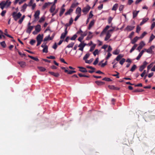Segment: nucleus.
<instances>
[{
	"label": "nucleus",
	"mask_w": 155,
	"mask_h": 155,
	"mask_svg": "<svg viewBox=\"0 0 155 155\" xmlns=\"http://www.w3.org/2000/svg\"><path fill=\"white\" fill-rule=\"evenodd\" d=\"M45 20V18L44 17H41L39 20L38 22L40 23H41L43 22Z\"/></svg>",
	"instance_id": "obj_55"
},
{
	"label": "nucleus",
	"mask_w": 155,
	"mask_h": 155,
	"mask_svg": "<svg viewBox=\"0 0 155 155\" xmlns=\"http://www.w3.org/2000/svg\"><path fill=\"white\" fill-rule=\"evenodd\" d=\"M18 63L20 65L21 67V68H24L25 66V63L24 61H18Z\"/></svg>",
	"instance_id": "obj_21"
},
{
	"label": "nucleus",
	"mask_w": 155,
	"mask_h": 155,
	"mask_svg": "<svg viewBox=\"0 0 155 155\" xmlns=\"http://www.w3.org/2000/svg\"><path fill=\"white\" fill-rule=\"evenodd\" d=\"M7 2H5V1H2L1 2V4L0 5V8L2 10L4 9L6 6V8L8 7H7V4L6 3Z\"/></svg>",
	"instance_id": "obj_5"
},
{
	"label": "nucleus",
	"mask_w": 155,
	"mask_h": 155,
	"mask_svg": "<svg viewBox=\"0 0 155 155\" xmlns=\"http://www.w3.org/2000/svg\"><path fill=\"white\" fill-rule=\"evenodd\" d=\"M55 6L54 5H53L51 7L50 11L51 13H53L54 12L55 10Z\"/></svg>",
	"instance_id": "obj_25"
},
{
	"label": "nucleus",
	"mask_w": 155,
	"mask_h": 155,
	"mask_svg": "<svg viewBox=\"0 0 155 155\" xmlns=\"http://www.w3.org/2000/svg\"><path fill=\"white\" fill-rule=\"evenodd\" d=\"M65 11V8H61V11L59 14V15L60 16H61L62 15Z\"/></svg>",
	"instance_id": "obj_31"
},
{
	"label": "nucleus",
	"mask_w": 155,
	"mask_h": 155,
	"mask_svg": "<svg viewBox=\"0 0 155 155\" xmlns=\"http://www.w3.org/2000/svg\"><path fill=\"white\" fill-rule=\"evenodd\" d=\"M144 52V50H142L139 54L138 55L136 58V59L139 60L141 57Z\"/></svg>",
	"instance_id": "obj_20"
},
{
	"label": "nucleus",
	"mask_w": 155,
	"mask_h": 155,
	"mask_svg": "<svg viewBox=\"0 0 155 155\" xmlns=\"http://www.w3.org/2000/svg\"><path fill=\"white\" fill-rule=\"evenodd\" d=\"M33 28L34 26L28 27V28L26 30V32L27 33L30 34L31 33V31L33 29Z\"/></svg>",
	"instance_id": "obj_13"
},
{
	"label": "nucleus",
	"mask_w": 155,
	"mask_h": 155,
	"mask_svg": "<svg viewBox=\"0 0 155 155\" xmlns=\"http://www.w3.org/2000/svg\"><path fill=\"white\" fill-rule=\"evenodd\" d=\"M99 51L98 49H96L93 52V54L94 56H95L97 54H98Z\"/></svg>",
	"instance_id": "obj_51"
},
{
	"label": "nucleus",
	"mask_w": 155,
	"mask_h": 155,
	"mask_svg": "<svg viewBox=\"0 0 155 155\" xmlns=\"http://www.w3.org/2000/svg\"><path fill=\"white\" fill-rule=\"evenodd\" d=\"M137 46V44H134V45L132 47V48H131L130 50V53H132L136 48Z\"/></svg>",
	"instance_id": "obj_30"
},
{
	"label": "nucleus",
	"mask_w": 155,
	"mask_h": 155,
	"mask_svg": "<svg viewBox=\"0 0 155 155\" xmlns=\"http://www.w3.org/2000/svg\"><path fill=\"white\" fill-rule=\"evenodd\" d=\"M147 64L148 63L146 61H144L143 64L140 66L139 69V71H142L145 68Z\"/></svg>",
	"instance_id": "obj_4"
},
{
	"label": "nucleus",
	"mask_w": 155,
	"mask_h": 155,
	"mask_svg": "<svg viewBox=\"0 0 155 155\" xmlns=\"http://www.w3.org/2000/svg\"><path fill=\"white\" fill-rule=\"evenodd\" d=\"M41 30V26L40 25H37L35 26V30L37 32H40Z\"/></svg>",
	"instance_id": "obj_14"
},
{
	"label": "nucleus",
	"mask_w": 155,
	"mask_h": 155,
	"mask_svg": "<svg viewBox=\"0 0 155 155\" xmlns=\"http://www.w3.org/2000/svg\"><path fill=\"white\" fill-rule=\"evenodd\" d=\"M0 44L2 46L3 48H5L6 47V44L5 41H3L0 43Z\"/></svg>",
	"instance_id": "obj_39"
},
{
	"label": "nucleus",
	"mask_w": 155,
	"mask_h": 155,
	"mask_svg": "<svg viewBox=\"0 0 155 155\" xmlns=\"http://www.w3.org/2000/svg\"><path fill=\"white\" fill-rule=\"evenodd\" d=\"M137 68V66L136 65L134 64L130 70V71L132 72L134 71Z\"/></svg>",
	"instance_id": "obj_36"
},
{
	"label": "nucleus",
	"mask_w": 155,
	"mask_h": 155,
	"mask_svg": "<svg viewBox=\"0 0 155 155\" xmlns=\"http://www.w3.org/2000/svg\"><path fill=\"white\" fill-rule=\"evenodd\" d=\"M9 0H6V1H5V2H7L6 3L7 4V7H9L11 4V2L9 1Z\"/></svg>",
	"instance_id": "obj_58"
},
{
	"label": "nucleus",
	"mask_w": 155,
	"mask_h": 155,
	"mask_svg": "<svg viewBox=\"0 0 155 155\" xmlns=\"http://www.w3.org/2000/svg\"><path fill=\"white\" fill-rule=\"evenodd\" d=\"M145 45V44L144 42L143 41H141L140 43L139 46L138 47L137 49L139 51H140L141 50Z\"/></svg>",
	"instance_id": "obj_7"
},
{
	"label": "nucleus",
	"mask_w": 155,
	"mask_h": 155,
	"mask_svg": "<svg viewBox=\"0 0 155 155\" xmlns=\"http://www.w3.org/2000/svg\"><path fill=\"white\" fill-rule=\"evenodd\" d=\"M125 61V59L124 58H122L121 60L120 61L119 63L120 64H121V65H122L124 63Z\"/></svg>",
	"instance_id": "obj_43"
},
{
	"label": "nucleus",
	"mask_w": 155,
	"mask_h": 155,
	"mask_svg": "<svg viewBox=\"0 0 155 155\" xmlns=\"http://www.w3.org/2000/svg\"><path fill=\"white\" fill-rule=\"evenodd\" d=\"M87 31H85V32H84L83 34H81V36L83 38H84V37H85L87 35Z\"/></svg>",
	"instance_id": "obj_50"
},
{
	"label": "nucleus",
	"mask_w": 155,
	"mask_h": 155,
	"mask_svg": "<svg viewBox=\"0 0 155 155\" xmlns=\"http://www.w3.org/2000/svg\"><path fill=\"white\" fill-rule=\"evenodd\" d=\"M109 28H110L109 26V25L106 26V27H105V28L103 30V31H102V32H106Z\"/></svg>",
	"instance_id": "obj_45"
},
{
	"label": "nucleus",
	"mask_w": 155,
	"mask_h": 155,
	"mask_svg": "<svg viewBox=\"0 0 155 155\" xmlns=\"http://www.w3.org/2000/svg\"><path fill=\"white\" fill-rule=\"evenodd\" d=\"M38 68L41 71H44L46 70V69L43 67H38Z\"/></svg>",
	"instance_id": "obj_40"
},
{
	"label": "nucleus",
	"mask_w": 155,
	"mask_h": 155,
	"mask_svg": "<svg viewBox=\"0 0 155 155\" xmlns=\"http://www.w3.org/2000/svg\"><path fill=\"white\" fill-rule=\"evenodd\" d=\"M153 64L152 63L147 66V68L148 70H149L152 67Z\"/></svg>",
	"instance_id": "obj_64"
},
{
	"label": "nucleus",
	"mask_w": 155,
	"mask_h": 155,
	"mask_svg": "<svg viewBox=\"0 0 155 155\" xmlns=\"http://www.w3.org/2000/svg\"><path fill=\"white\" fill-rule=\"evenodd\" d=\"M86 44L82 43L81 42L79 45H78V47H80V48H79L78 50H80L82 51L81 53V54L79 56L80 57L83 54V49L84 47L86 46Z\"/></svg>",
	"instance_id": "obj_2"
},
{
	"label": "nucleus",
	"mask_w": 155,
	"mask_h": 155,
	"mask_svg": "<svg viewBox=\"0 0 155 155\" xmlns=\"http://www.w3.org/2000/svg\"><path fill=\"white\" fill-rule=\"evenodd\" d=\"M50 35H48V36L45 37L44 40V41H47L48 40H50Z\"/></svg>",
	"instance_id": "obj_41"
},
{
	"label": "nucleus",
	"mask_w": 155,
	"mask_h": 155,
	"mask_svg": "<svg viewBox=\"0 0 155 155\" xmlns=\"http://www.w3.org/2000/svg\"><path fill=\"white\" fill-rule=\"evenodd\" d=\"M155 38V36L153 35V34H152L150 38L149 41H152L154 39V38Z\"/></svg>",
	"instance_id": "obj_54"
},
{
	"label": "nucleus",
	"mask_w": 155,
	"mask_h": 155,
	"mask_svg": "<svg viewBox=\"0 0 155 155\" xmlns=\"http://www.w3.org/2000/svg\"><path fill=\"white\" fill-rule=\"evenodd\" d=\"M112 55V54L110 52H108V54L106 58V60H108L109 58Z\"/></svg>",
	"instance_id": "obj_57"
},
{
	"label": "nucleus",
	"mask_w": 155,
	"mask_h": 155,
	"mask_svg": "<svg viewBox=\"0 0 155 155\" xmlns=\"http://www.w3.org/2000/svg\"><path fill=\"white\" fill-rule=\"evenodd\" d=\"M95 46H96V45H95V44L93 45L91 47L90 50V52H92V51H93L94 50V49L95 47Z\"/></svg>",
	"instance_id": "obj_44"
},
{
	"label": "nucleus",
	"mask_w": 155,
	"mask_h": 155,
	"mask_svg": "<svg viewBox=\"0 0 155 155\" xmlns=\"http://www.w3.org/2000/svg\"><path fill=\"white\" fill-rule=\"evenodd\" d=\"M25 18V16L23 15L22 18L18 21V23L19 24H21L24 18Z\"/></svg>",
	"instance_id": "obj_42"
},
{
	"label": "nucleus",
	"mask_w": 155,
	"mask_h": 155,
	"mask_svg": "<svg viewBox=\"0 0 155 155\" xmlns=\"http://www.w3.org/2000/svg\"><path fill=\"white\" fill-rule=\"evenodd\" d=\"M49 73L56 77H58L60 75L58 73H55L53 72L49 71Z\"/></svg>",
	"instance_id": "obj_15"
},
{
	"label": "nucleus",
	"mask_w": 155,
	"mask_h": 155,
	"mask_svg": "<svg viewBox=\"0 0 155 155\" xmlns=\"http://www.w3.org/2000/svg\"><path fill=\"white\" fill-rule=\"evenodd\" d=\"M34 1V0H30V2L28 3V5H28V6H31L33 4Z\"/></svg>",
	"instance_id": "obj_52"
},
{
	"label": "nucleus",
	"mask_w": 155,
	"mask_h": 155,
	"mask_svg": "<svg viewBox=\"0 0 155 155\" xmlns=\"http://www.w3.org/2000/svg\"><path fill=\"white\" fill-rule=\"evenodd\" d=\"M40 14V12L39 10H37L35 12L34 15V16L35 18L34 20V21H36L38 20L39 18V15Z\"/></svg>",
	"instance_id": "obj_3"
},
{
	"label": "nucleus",
	"mask_w": 155,
	"mask_h": 155,
	"mask_svg": "<svg viewBox=\"0 0 155 155\" xmlns=\"http://www.w3.org/2000/svg\"><path fill=\"white\" fill-rule=\"evenodd\" d=\"M102 80L107 81H112L110 78H104L102 79Z\"/></svg>",
	"instance_id": "obj_48"
},
{
	"label": "nucleus",
	"mask_w": 155,
	"mask_h": 155,
	"mask_svg": "<svg viewBox=\"0 0 155 155\" xmlns=\"http://www.w3.org/2000/svg\"><path fill=\"white\" fill-rule=\"evenodd\" d=\"M90 7L89 5H87L86 7L82 9V12L84 13H87L90 9Z\"/></svg>",
	"instance_id": "obj_9"
},
{
	"label": "nucleus",
	"mask_w": 155,
	"mask_h": 155,
	"mask_svg": "<svg viewBox=\"0 0 155 155\" xmlns=\"http://www.w3.org/2000/svg\"><path fill=\"white\" fill-rule=\"evenodd\" d=\"M119 51L117 49L114 50L113 52V54L115 55H117L119 54Z\"/></svg>",
	"instance_id": "obj_49"
},
{
	"label": "nucleus",
	"mask_w": 155,
	"mask_h": 155,
	"mask_svg": "<svg viewBox=\"0 0 155 155\" xmlns=\"http://www.w3.org/2000/svg\"><path fill=\"white\" fill-rule=\"evenodd\" d=\"M79 68L82 69V70H79L82 72L85 73L87 72L86 69L82 67H78Z\"/></svg>",
	"instance_id": "obj_28"
},
{
	"label": "nucleus",
	"mask_w": 155,
	"mask_h": 155,
	"mask_svg": "<svg viewBox=\"0 0 155 155\" xmlns=\"http://www.w3.org/2000/svg\"><path fill=\"white\" fill-rule=\"evenodd\" d=\"M149 20V18H147L143 19L142 21L140 23V26L142 25L144 23H145L147 21Z\"/></svg>",
	"instance_id": "obj_17"
},
{
	"label": "nucleus",
	"mask_w": 155,
	"mask_h": 155,
	"mask_svg": "<svg viewBox=\"0 0 155 155\" xmlns=\"http://www.w3.org/2000/svg\"><path fill=\"white\" fill-rule=\"evenodd\" d=\"M138 40V37H136L134 38L133 40H132L131 43L132 44H134Z\"/></svg>",
	"instance_id": "obj_34"
},
{
	"label": "nucleus",
	"mask_w": 155,
	"mask_h": 155,
	"mask_svg": "<svg viewBox=\"0 0 155 155\" xmlns=\"http://www.w3.org/2000/svg\"><path fill=\"white\" fill-rule=\"evenodd\" d=\"M28 57H29V58H31V59L35 61H39V60L38 59V58H35L34 57L32 56H31L28 55Z\"/></svg>",
	"instance_id": "obj_32"
},
{
	"label": "nucleus",
	"mask_w": 155,
	"mask_h": 155,
	"mask_svg": "<svg viewBox=\"0 0 155 155\" xmlns=\"http://www.w3.org/2000/svg\"><path fill=\"white\" fill-rule=\"evenodd\" d=\"M68 34V31L67 30V28H66L65 31L64 32H63L62 33L60 37V38L61 39H63L66 37V35H67Z\"/></svg>",
	"instance_id": "obj_6"
},
{
	"label": "nucleus",
	"mask_w": 155,
	"mask_h": 155,
	"mask_svg": "<svg viewBox=\"0 0 155 155\" xmlns=\"http://www.w3.org/2000/svg\"><path fill=\"white\" fill-rule=\"evenodd\" d=\"M42 51L43 52L47 53L48 52V46H46L45 48H43V49L42 50Z\"/></svg>",
	"instance_id": "obj_35"
},
{
	"label": "nucleus",
	"mask_w": 155,
	"mask_h": 155,
	"mask_svg": "<svg viewBox=\"0 0 155 155\" xmlns=\"http://www.w3.org/2000/svg\"><path fill=\"white\" fill-rule=\"evenodd\" d=\"M73 10L71 8H70L65 13V15H69L71 13L73 12Z\"/></svg>",
	"instance_id": "obj_33"
},
{
	"label": "nucleus",
	"mask_w": 155,
	"mask_h": 155,
	"mask_svg": "<svg viewBox=\"0 0 155 155\" xmlns=\"http://www.w3.org/2000/svg\"><path fill=\"white\" fill-rule=\"evenodd\" d=\"M98 58H97L94 61V62L93 64L94 65H96L98 63Z\"/></svg>",
	"instance_id": "obj_59"
},
{
	"label": "nucleus",
	"mask_w": 155,
	"mask_h": 155,
	"mask_svg": "<svg viewBox=\"0 0 155 155\" xmlns=\"http://www.w3.org/2000/svg\"><path fill=\"white\" fill-rule=\"evenodd\" d=\"M140 30V28L139 27L138 25H137V29H136V32L137 33H138L139 32V31Z\"/></svg>",
	"instance_id": "obj_61"
},
{
	"label": "nucleus",
	"mask_w": 155,
	"mask_h": 155,
	"mask_svg": "<svg viewBox=\"0 0 155 155\" xmlns=\"http://www.w3.org/2000/svg\"><path fill=\"white\" fill-rule=\"evenodd\" d=\"M134 27H135L134 26L128 25L126 29L127 30H128L131 31L133 30L134 29Z\"/></svg>",
	"instance_id": "obj_27"
},
{
	"label": "nucleus",
	"mask_w": 155,
	"mask_h": 155,
	"mask_svg": "<svg viewBox=\"0 0 155 155\" xmlns=\"http://www.w3.org/2000/svg\"><path fill=\"white\" fill-rule=\"evenodd\" d=\"M77 35L76 34H75L71 38H70V39L71 40H74L77 38Z\"/></svg>",
	"instance_id": "obj_47"
},
{
	"label": "nucleus",
	"mask_w": 155,
	"mask_h": 155,
	"mask_svg": "<svg viewBox=\"0 0 155 155\" xmlns=\"http://www.w3.org/2000/svg\"><path fill=\"white\" fill-rule=\"evenodd\" d=\"M109 88L111 90H119L120 88L118 87H115L113 85H109L108 86Z\"/></svg>",
	"instance_id": "obj_10"
},
{
	"label": "nucleus",
	"mask_w": 155,
	"mask_h": 155,
	"mask_svg": "<svg viewBox=\"0 0 155 155\" xmlns=\"http://www.w3.org/2000/svg\"><path fill=\"white\" fill-rule=\"evenodd\" d=\"M111 35L109 32H107V33L106 36L104 40L105 41L108 40L110 38Z\"/></svg>",
	"instance_id": "obj_18"
},
{
	"label": "nucleus",
	"mask_w": 155,
	"mask_h": 155,
	"mask_svg": "<svg viewBox=\"0 0 155 155\" xmlns=\"http://www.w3.org/2000/svg\"><path fill=\"white\" fill-rule=\"evenodd\" d=\"M6 12V10H3L1 12V16L2 17L4 16L5 15V13Z\"/></svg>",
	"instance_id": "obj_56"
},
{
	"label": "nucleus",
	"mask_w": 155,
	"mask_h": 155,
	"mask_svg": "<svg viewBox=\"0 0 155 155\" xmlns=\"http://www.w3.org/2000/svg\"><path fill=\"white\" fill-rule=\"evenodd\" d=\"M123 56V55L119 54L116 58L115 60H116V61H120Z\"/></svg>",
	"instance_id": "obj_22"
},
{
	"label": "nucleus",
	"mask_w": 155,
	"mask_h": 155,
	"mask_svg": "<svg viewBox=\"0 0 155 155\" xmlns=\"http://www.w3.org/2000/svg\"><path fill=\"white\" fill-rule=\"evenodd\" d=\"M145 50L146 51V52L148 53H151L152 51L151 50V49L149 48L148 49H145Z\"/></svg>",
	"instance_id": "obj_62"
},
{
	"label": "nucleus",
	"mask_w": 155,
	"mask_h": 155,
	"mask_svg": "<svg viewBox=\"0 0 155 155\" xmlns=\"http://www.w3.org/2000/svg\"><path fill=\"white\" fill-rule=\"evenodd\" d=\"M35 42V40H31L30 42V43L32 45H33Z\"/></svg>",
	"instance_id": "obj_63"
},
{
	"label": "nucleus",
	"mask_w": 155,
	"mask_h": 155,
	"mask_svg": "<svg viewBox=\"0 0 155 155\" xmlns=\"http://www.w3.org/2000/svg\"><path fill=\"white\" fill-rule=\"evenodd\" d=\"M92 33L91 31H89L88 36L87 37L86 40H89L91 39L93 37V35H92Z\"/></svg>",
	"instance_id": "obj_11"
},
{
	"label": "nucleus",
	"mask_w": 155,
	"mask_h": 155,
	"mask_svg": "<svg viewBox=\"0 0 155 155\" xmlns=\"http://www.w3.org/2000/svg\"><path fill=\"white\" fill-rule=\"evenodd\" d=\"M74 44V43L72 42L71 43L69 44L66 47V48H72Z\"/></svg>",
	"instance_id": "obj_38"
},
{
	"label": "nucleus",
	"mask_w": 155,
	"mask_h": 155,
	"mask_svg": "<svg viewBox=\"0 0 155 155\" xmlns=\"http://www.w3.org/2000/svg\"><path fill=\"white\" fill-rule=\"evenodd\" d=\"M16 14V12H14L12 14V15L14 18V20L16 21L21 16V14L20 12H18L17 14Z\"/></svg>",
	"instance_id": "obj_1"
},
{
	"label": "nucleus",
	"mask_w": 155,
	"mask_h": 155,
	"mask_svg": "<svg viewBox=\"0 0 155 155\" xmlns=\"http://www.w3.org/2000/svg\"><path fill=\"white\" fill-rule=\"evenodd\" d=\"M43 34L41 35L40 34H39L37 37L36 39L37 41H42L43 38Z\"/></svg>",
	"instance_id": "obj_12"
},
{
	"label": "nucleus",
	"mask_w": 155,
	"mask_h": 155,
	"mask_svg": "<svg viewBox=\"0 0 155 155\" xmlns=\"http://www.w3.org/2000/svg\"><path fill=\"white\" fill-rule=\"evenodd\" d=\"M4 34L6 36H7L8 37H9V38H13L12 36H11V35H8V31H7V29H5V32L4 33Z\"/></svg>",
	"instance_id": "obj_23"
},
{
	"label": "nucleus",
	"mask_w": 155,
	"mask_h": 155,
	"mask_svg": "<svg viewBox=\"0 0 155 155\" xmlns=\"http://www.w3.org/2000/svg\"><path fill=\"white\" fill-rule=\"evenodd\" d=\"M118 4H114L112 8V10L116 11L118 8Z\"/></svg>",
	"instance_id": "obj_29"
},
{
	"label": "nucleus",
	"mask_w": 155,
	"mask_h": 155,
	"mask_svg": "<svg viewBox=\"0 0 155 155\" xmlns=\"http://www.w3.org/2000/svg\"><path fill=\"white\" fill-rule=\"evenodd\" d=\"M81 8L80 7H78L76 9L75 13L77 15L81 16Z\"/></svg>",
	"instance_id": "obj_8"
},
{
	"label": "nucleus",
	"mask_w": 155,
	"mask_h": 155,
	"mask_svg": "<svg viewBox=\"0 0 155 155\" xmlns=\"http://www.w3.org/2000/svg\"><path fill=\"white\" fill-rule=\"evenodd\" d=\"M140 11H134L133 12V18H135L136 17L138 14L139 12Z\"/></svg>",
	"instance_id": "obj_16"
},
{
	"label": "nucleus",
	"mask_w": 155,
	"mask_h": 155,
	"mask_svg": "<svg viewBox=\"0 0 155 155\" xmlns=\"http://www.w3.org/2000/svg\"><path fill=\"white\" fill-rule=\"evenodd\" d=\"M95 83L98 86H101L104 85L105 82L102 81H96Z\"/></svg>",
	"instance_id": "obj_26"
},
{
	"label": "nucleus",
	"mask_w": 155,
	"mask_h": 155,
	"mask_svg": "<svg viewBox=\"0 0 155 155\" xmlns=\"http://www.w3.org/2000/svg\"><path fill=\"white\" fill-rule=\"evenodd\" d=\"M93 59V58H92L89 60H86L85 61V62L88 64H90L92 62Z\"/></svg>",
	"instance_id": "obj_53"
},
{
	"label": "nucleus",
	"mask_w": 155,
	"mask_h": 155,
	"mask_svg": "<svg viewBox=\"0 0 155 155\" xmlns=\"http://www.w3.org/2000/svg\"><path fill=\"white\" fill-rule=\"evenodd\" d=\"M147 34V33L146 31H144L140 37L141 38H143Z\"/></svg>",
	"instance_id": "obj_60"
},
{
	"label": "nucleus",
	"mask_w": 155,
	"mask_h": 155,
	"mask_svg": "<svg viewBox=\"0 0 155 155\" xmlns=\"http://www.w3.org/2000/svg\"><path fill=\"white\" fill-rule=\"evenodd\" d=\"M27 6H28V5L26 3H25L22 6V9L21 11H23V12H24Z\"/></svg>",
	"instance_id": "obj_37"
},
{
	"label": "nucleus",
	"mask_w": 155,
	"mask_h": 155,
	"mask_svg": "<svg viewBox=\"0 0 155 155\" xmlns=\"http://www.w3.org/2000/svg\"><path fill=\"white\" fill-rule=\"evenodd\" d=\"M52 3L50 2H46L42 6V9H45L46 8L49 6Z\"/></svg>",
	"instance_id": "obj_19"
},
{
	"label": "nucleus",
	"mask_w": 155,
	"mask_h": 155,
	"mask_svg": "<svg viewBox=\"0 0 155 155\" xmlns=\"http://www.w3.org/2000/svg\"><path fill=\"white\" fill-rule=\"evenodd\" d=\"M90 55V54L89 53L86 54L83 57V60H86L89 57Z\"/></svg>",
	"instance_id": "obj_46"
},
{
	"label": "nucleus",
	"mask_w": 155,
	"mask_h": 155,
	"mask_svg": "<svg viewBox=\"0 0 155 155\" xmlns=\"http://www.w3.org/2000/svg\"><path fill=\"white\" fill-rule=\"evenodd\" d=\"M94 21H91L90 22L88 28V29L90 30L92 26L94 25Z\"/></svg>",
	"instance_id": "obj_24"
}]
</instances>
